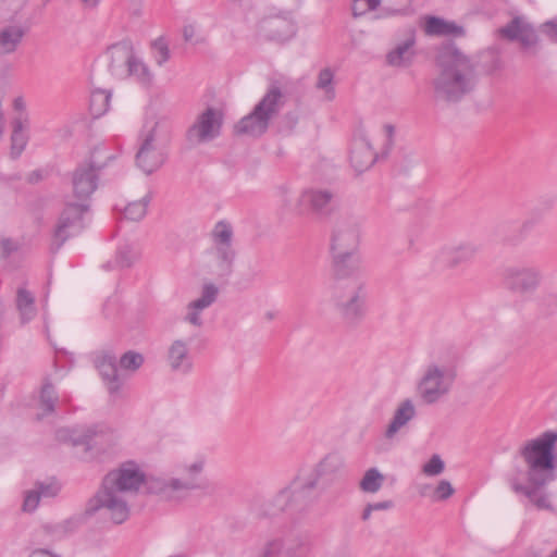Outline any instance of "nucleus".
Listing matches in <instances>:
<instances>
[{"mask_svg": "<svg viewBox=\"0 0 557 557\" xmlns=\"http://www.w3.org/2000/svg\"><path fill=\"white\" fill-rule=\"evenodd\" d=\"M58 395L51 383L44 384L40 392V409L41 413L38 414V419L54 412L55 404L58 401Z\"/></svg>", "mask_w": 557, "mask_h": 557, "instance_id": "ea45409f", "label": "nucleus"}, {"mask_svg": "<svg viewBox=\"0 0 557 557\" xmlns=\"http://www.w3.org/2000/svg\"><path fill=\"white\" fill-rule=\"evenodd\" d=\"M318 483L315 479L296 478L290 484L282 488L265 505L261 516L270 517L282 512H304L308 510L315 502L314 490Z\"/></svg>", "mask_w": 557, "mask_h": 557, "instance_id": "39448f33", "label": "nucleus"}, {"mask_svg": "<svg viewBox=\"0 0 557 557\" xmlns=\"http://www.w3.org/2000/svg\"><path fill=\"white\" fill-rule=\"evenodd\" d=\"M367 2V11H373L379 8L381 0H366Z\"/></svg>", "mask_w": 557, "mask_h": 557, "instance_id": "0e129e2a", "label": "nucleus"}, {"mask_svg": "<svg viewBox=\"0 0 557 557\" xmlns=\"http://www.w3.org/2000/svg\"><path fill=\"white\" fill-rule=\"evenodd\" d=\"M437 65L440 72L432 83L436 100L457 103L475 90L479 83L475 65L455 44L441 48Z\"/></svg>", "mask_w": 557, "mask_h": 557, "instance_id": "f03ea898", "label": "nucleus"}, {"mask_svg": "<svg viewBox=\"0 0 557 557\" xmlns=\"http://www.w3.org/2000/svg\"><path fill=\"white\" fill-rule=\"evenodd\" d=\"M127 67V73L129 76H134L139 83L148 85L152 81V73L148 65L135 54L131 59V62Z\"/></svg>", "mask_w": 557, "mask_h": 557, "instance_id": "58836bf2", "label": "nucleus"}, {"mask_svg": "<svg viewBox=\"0 0 557 557\" xmlns=\"http://www.w3.org/2000/svg\"><path fill=\"white\" fill-rule=\"evenodd\" d=\"M360 0H355L354 1V5H352V14H354V16H360V15H362V14H364L367 12L366 9H360V7H358V2Z\"/></svg>", "mask_w": 557, "mask_h": 557, "instance_id": "e2e57ef3", "label": "nucleus"}, {"mask_svg": "<svg viewBox=\"0 0 557 557\" xmlns=\"http://www.w3.org/2000/svg\"><path fill=\"white\" fill-rule=\"evenodd\" d=\"M445 469V463L440 455H433L430 460L423 465L422 472L429 476L441 474Z\"/></svg>", "mask_w": 557, "mask_h": 557, "instance_id": "09e8293b", "label": "nucleus"}, {"mask_svg": "<svg viewBox=\"0 0 557 557\" xmlns=\"http://www.w3.org/2000/svg\"><path fill=\"white\" fill-rule=\"evenodd\" d=\"M150 479H160V476H146L135 462L123 463L106 474L100 488L88 500L85 513L92 516L99 510H104L113 523L125 522L129 517V506L125 496L128 493H137L141 485L148 493Z\"/></svg>", "mask_w": 557, "mask_h": 557, "instance_id": "f257e3e1", "label": "nucleus"}, {"mask_svg": "<svg viewBox=\"0 0 557 557\" xmlns=\"http://www.w3.org/2000/svg\"><path fill=\"white\" fill-rule=\"evenodd\" d=\"M416 407L412 400H403L394 412V416L385 431V437L392 440L403 426L416 417Z\"/></svg>", "mask_w": 557, "mask_h": 557, "instance_id": "c85d7f7f", "label": "nucleus"}, {"mask_svg": "<svg viewBox=\"0 0 557 557\" xmlns=\"http://www.w3.org/2000/svg\"><path fill=\"white\" fill-rule=\"evenodd\" d=\"M283 541L285 557H308L313 548V539L309 530H292Z\"/></svg>", "mask_w": 557, "mask_h": 557, "instance_id": "b1692460", "label": "nucleus"}, {"mask_svg": "<svg viewBox=\"0 0 557 557\" xmlns=\"http://www.w3.org/2000/svg\"><path fill=\"white\" fill-rule=\"evenodd\" d=\"M193 34H194V32H193L191 27H185L184 28L183 35H184V38H185L186 41L191 39Z\"/></svg>", "mask_w": 557, "mask_h": 557, "instance_id": "338daca9", "label": "nucleus"}, {"mask_svg": "<svg viewBox=\"0 0 557 557\" xmlns=\"http://www.w3.org/2000/svg\"><path fill=\"white\" fill-rule=\"evenodd\" d=\"M32 23L29 20L9 22L0 28V55H9L17 51L25 36L29 33Z\"/></svg>", "mask_w": 557, "mask_h": 557, "instance_id": "412c9836", "label": "nucleus"}, {"mask_svg": "<svg viewBox=\"0 0 557 557\" xmlns=\"http://www.w3.org/2000/svg\"><path fill=\"white\" fill-rule=\"evenodd\" d=\"M342 467V458L337 455L330 454L315 465L309 476L315 479L317 483H319L322 478L337 473Z\"/></svg>", "mask_w": 557, "mask_h": 557, "instance_id": "2f4dec72", "label": "nucleus"}, {"mask_svg": "<svg viewBox=\"0 0 557 557\" xmlns=\"http://www.w3.org/2000/svg\"><path fill=\"white\" fill-rule=\"evenodd\" d=\"M543 271L534 264H511L502 271L504 287L512 294L533 295L543 283Z\"/></svg>", "mask_w": 557, "mask_h": 557, "instance_id": "9b49d317", "label": "nucleus"}, {"mask_svg": "<svg viewBox=\"0 0 557 557\" xmlns=\"http://www.w3.org/2000/svg\"><path fill=\"white\" fill-rule=\"evenodd\" d=\"M234 231L230 222L221 220L211 231L216 273L219 276H228L233 272L236 250L233 247Z\"/></svg>", "mask_w": 557, "mask_h": 557, "instance_id": "4468645a", "label": "nucleus"}, {"mask_svg": "<svg viewBox=\"0 0 557 557\" xmlns=\"http://www.w3.org/2000/svg\"><path fill=\"white\" fill-rule=\"evenodd\" d=\"M368 298L367 282L354 281L348 285L332 287L333 308L342 322L349 327H356L366 318Z\"/></svg>", "mask_w": 557, "mask_h": 557, "instance_id": "423d86ee", "label": "nucleus"}, {"mask_svg": "<svg viewBox=\"0 0 557 557\" xmlns=\"http://www.w3.org/2000/svg\"><path fill=\"white\" fill-rule=\"evenodd\" d=\"M285 555L284 541L281 537L269 539L252 557H280Z\"/></svg>", "mask_w": 557, "mask_h": 557, "instance_id": "c03bdc74", "label": "nucleus"}, {"mask_svg": "<svg viewBox=\"0 0 557 557\" xmlns=\"http://www.w3.org/2000/svg\"><path fill=\"white\" fill-rule=\"evenodd\" d=\"M107 55L110 59L109 69L112 74L119 75L123 66H128L134 55L133 44L129 39H123L108 47Z\"/></svg>", "mask_w": 557, "mask_h": 557, "instance_id": "a878e982", "label": "nucleus"}, {"mask_svg": "<svg viewBox=\"0 0 557 557\" xmlns=\"http://www.w3.org/2000/svg\"><path fill=\"white\" fill-rule=\"evenodd\" d=\"M372 511H373L372 507L370 506V504H368L366 506V508L363 509L362 520L367 521L371 517Z\"/></svg>", "mask_w": 557, "mask_h": 557, "instance_id": "69168bd1", "label": "nucleus"}, {"mask_svg": "<svg viewBox=\"0 0 557 557\" xmlns=\"http://www.w3.org/2000/svg\"><path fill=\"white\" fill-rule=\"evenodd\" d=\"M144 363V357L141 354L136 352L134 350L126 351L120 358V367L124 370L136 371Z\"/></svg>", "mask_w": 557, "mask_h": 557, "instance_id": "49530a36", "label": "nucleus"}, {"mask_svg": "<svg viewBox=\"0 0 557 557\" xmlns=\"http://www.w3.org/2000/svg\"><path fill=\"white\" fill-rule=\"evenodd\" d=\"M540 308L547 314H553L557 311V292L548 293L541 297Z\"/></svg>", "mask_w": 557, "mask_h": 557, "instance_id": "603ef678", "label": "nucleus"}, {"mask_svg": "<svg viewBox=\"0 0 557 557\" xmlns=\"http://www.w3.org/2000/svg\"><path fill=\"white\" fill-rule=\"evenodd\" d=\"M416 30L408 28L406 37L386 54V63L394 67H409L416 57Z\"/></svg>", "mask_w": 557, "mask_h": 557, "instance_id": "4be33fe9", "label": "nucleus"}, {"mask_svg": "<svg viewBox=\"0 0 557 557\" xmlns=\"http://www.w3.org/2000/svg\"><path fill=\"white\" fill-rule=\"evenodd\" d=\"M151 201L150 193L141 199L129 202L124 209V216L129 221H140L147 213V208Z\"/></svg>", "mask_w": 557, "mask_h": 557, "instance_id": "79ce46f5", "label": "nucleus"}, {"mask_svg": "<svg viewBox=\"0 0 557 557\" xmlns=\"http://www.w3.org/2000/svg\"><path fill=\"white\" fill-rule=\"evenodd\" d=\"M188 309V313L186 314L185 317V321H187L188 323L195 325V326H202L203 324V321L201 319V311L200 310H196L194 308H187Z\"/></svg>", "mask_w": 557, "mask_h": 557, "instance_id": "6e6d98bb", "label": "nucleus"}, {"mask_svg": "<svg viewBox=\"0 0 557 557\" xmlns=\"http://www.w3.org/2000/svg\"><path fill=\"white\" fill-rule=\"evenodd\" d=\"M503 66L500 57L494 52L488 51L482 55V69L487 74H494L498 72Z\"/></svg>", "mask_w": 557, "mask_h": 557, "instance_id": "de8ad7c7", "label": "nucleus"}, {"mask_svg": "<svg viewBox=\"0 0 557 557\" xmlns=\"http://www.w3.org/2000/svg\"><path fill=\"white\" fill-rule=\"evenodd\" d=\"M111 101V94L107 90L96 89L90 95V112L95 117H100L108 110Z\"/></svg>", "mask_w": 557, "mask_h": 557, "instance_id": "c9c22d12", "label": "nucleus"}, {"mask_svg": "<svg viewBox=\"0 0 557 557\" xmlns=\"http://www.w3.org/2000/svg\"><path fill=\"white\" fill-rule=\"evenodd\" d=\"M42 178V174L40 171H34L29 174L28 176V182L29 183H38L39 181H41Z\"/></svg>", "mask_w": 557, "mask_h": 557, "instance_id": "680f3d73", "label": "nucleus"}, {"mask_svg": "<svg viewBox=\"0 0 557 557\" xmlns=\"http://www.w3.org/2000/svg\"><path fill=\"white\" fill-rule=\"evenodd\" d=\"M424 30L431 36H462L465 34L461 26L437 16H429L426 18Z\"/></svg>", "mask_w": 557, "mask_h": 557, "instance_id": "7c9ffc66", "label": "nucleus"}, {"mask_svg": "<svg viewBox=\"0 0 557 557\" xmlns=\"http://www.w3.org/2000/svg\"><path fill=\"white\" fill-rule=\"evenodd\" d=\"M499 33L509 40L520 41L523 48L535 46L539 39L534 27L521 16L513 17Z\"/></svg>", "mask_w": 557, "mask_h": 557, "instance_id": "5701e85b", "label": "nucleus"}, {"mask_svg": "<svg viewBox=\"0 0 557 557\" xmlns=\"http://www.w3.org/2000/svg\"><path fill=\"white\" fill-rule=\"evenodd\" d=\"M260 35L271 41L284 42L295 33V23L288 15H273L263 17L258 25Z\"/></svg>", "mask_w": 557, "mask_h": 557, "instance_id": "aec40b11", "label": "nucleus"}, {"mask_svg": "<svg viewBox=\"0 0 557 557\" xmlns=\"http://www.w3.org/2000/svg\"><path fill=\"white\" fill-rule=\"evenodd\" d=\"M57 438L61 442H69L73 446H84L86 454L95 457L109 450L116 441L115 434L102 426L88 428L78 432L72 429H59Z\"/></svg>", "mask_w": 557, "mask_h": 557, "instance_id": "1a4fd4ad", "label": "nucleus"}, {"mask_svg": "<svg viewBox=\"0 0 557 557\" xmlns=\"http://www.w3.org/2000/svg\"><path fill=\"white\" fill-rule=\"evenodd\" d=\"M529 228L530 223L527 221L521 226H519L515 234L505 236L504 242L511 246L520 244L525 238Z\"/></svg>", "mask_w": 557, "mask_h": 557, "instance_id": "864d4df0", "label": "nucleus"}, {"mask_svg": "<svg viewBox=\"0 0 557 557\" xmlns=\"http://www.w3.org/2000/svg\"><path fill=\"white\" fill-rule=\"evenodd\" d=\"M29 557H58V556L51 554L47 549H39V550L33 552V554Z\"/></svg>", "mask_w": 557, "mask_h": 557, "instance_id": "052dcab7", "label": "nucleus"}, {"mask_svg": "<svg viewBox=\"0 0 557 557\" xmlns=\"http://www.w3.org/2000/svg\"><path fill=\"white\" fill-rule=\"evenodd\" d=\"M95 364L102 379L107 382L111 394L119 392L121 380L117 372L116 358L111 352H104L95 359Z\"/></svg>", "mask_w": 557, "mask_h": 557, "instance_id": "bb28decb", "label": "nucleus"}, {"mask_svg": "<svg viewBox=\"0 0 557 557\" xmlns=\"http://www.w3.org/2000/svg\"><path fill=\"white\" fill-rule=\"evenodd\" d=\"M100 149L91 151L90 157L78 163L71 174L73 196L83 203L90 198L99 185V173L107 166L106 161H100Z\"/></svg>", "mask_w": 557, "mask_h": 557, "instance_id": "9d476101", "label": "nucleus"}, {"mask_svg": "<svg viewBox=\"0 0 557 557\" xmlns=\"http://www.w3.org/2000/svg\"><path fill=\"white\" fill-rule=\"evenodd\" d=\"M284 104V95L277 82L272 83L253 110L242 117L234 131L237 135L259 137L263 135L270 121L278 114Z\"/></svg>", "mask_w": 557, "mask_h": 557, "instance_id": "0eeeda50", "label": "nucleus"}, {"mask_svg": "<svg viewBox=\"0 0 557 557\" xmlns=\"http://www.w3.org/2000/svg\"><path fill=\"white\" fill-rule=\"evenodd\" d=\"M542 33L552 41L557 42V18L547 21L541 26Z\"/></svg>", "mask_w": 557, "mask_h": 557, "instance_id": "5fc2aeb1", "label": "nucleus"}, {"mask_svg": "<svg viewBox=\"0 0 557 557\" xmlns=\"http://www.w3.org/2000/svg\"><path fill=\"white\" fill-rule=\"evenodd\" d=\"M480 248L473 242H461L443 246L434 257V265L440 270H454L471 262Z\"/></svg>", "mask_w": 557, "mask_h": 557, "instance_id": "6ab92c4d", "label": "nucleus"}, {"mask_svg": "<svg viewBox=\"0 0 557 557\" xmlns=\"http://www.w3.org/2000/svg\"><path fill=\"white\" fill-rule=\"evenodd\" d=\"M170 140V128L166 123L154 122L150 127L145 126L136 153L137 166L146 174L157 171L168 158Z\"/></svg>", "mask_w": 557, "mask_h": 557, "instance_id": "6e6552de", "label": "nucleus"}, {"mask_svg": "<svg viewBox=\"0 0 557 557\" xmlns=\"http://www.w3.org/2000/svg\"><path fill=\"white\" fill-rule=\"evenodd\" d=\"M27 0H0V22H16Z\"/></svg>", "mask_w": 557, "mask_h": 557, "instance_id": "e433bc0d", "label": "nucleus"}, {"mask_svg": "<svg viewBox=\"0 0 557 557\" xmlns=\"http://www.w3.org/2000/svg\"><path fill=\"white\" fill-rule=\"evenodd\" d=\"M355 250L334 251L333 286L348 285L354 281L366 282L361 262Z\"/></svg>", "mask_w": 557, "mask_h": 557, "instance_id": "a211bd4d", "label": "nucleus"}, {"mask_svg": "<svg viewBox=\"0 0 557 557\" xmlns=\"http://www.w3.org/2000/svg\"><path fill=\"white\" fill-rule=\"evenodd\" d=\"M540 487L534 484L523 485L517 482L512 484L515 492L524 494L537 508L547 509L550 507V504L547 497L540 493Z\"/></svg>", "mask_w": 557, "mask_h": 557, "instance_id": "f704fd0d", "label": "nucleus"}, {"mask_svg": "<svg viewBox=\"0 0 557 557\" xmlns=\"http://www.w3.org/2000/svg\"><path fill=\"white\" fill-rule=\"evenodd\" d=\"M362 219L351 210H342L333 218L331 251L355 250L359 243Z\"/></svg>", "mask_w": 557, "mask_h": 557, "instance_id": "f8f14e48", "label": "nucleus"}, {"mask_svg": "<svg viewBox=\"0 0 557 557\" xmlns=\"http://www.w3.org/2000/svg\"><path fill=\"white\" fill-rule=\"evenodd\" d=\"M25 129L26 126L21 119H15L13 121V131L11 135V156L13 159L18 158L22 154L28 143V135Z\"/></svg>", "mask_w": 557, "mask_h": 557, "instance_id": "473e14b6", "label": "nucleus"}, {"mask_svg": "<svg viewBox=\"0 0 557 557\" xmlns=\"http://www.w3.org/2000/svg\"><path fill=\"white\" fill-rule=\"evenodd\" d=\"M370 506L372 507L373 511H375V510H386V509H389L393 506V503L391 500H385V502H379V503L370 504Z\"/></svg>", "mask_w": 557, "mask_h": 557, "instance_id": "13d9d810", "label": "nucleus"}, {"mask_svg": "<svg viewBox=\"0 0 557 557\" xmlns=\"http://www.w3.org/2000/svg\"><path fill=\"white\" fill-rule=\"evenodd\" d=\"M168 360L172 370L183 373L189 372L193 366L187 344L182 339H176L171 344Z\"/></svg>", "mask_w": 557, "mask_h": 557, "instance_id": "c756f323", "label": "nucleus"}, {"mask_svg": "<svg viewBox=\"0 0 557 557\" xmlns=\"http://www.w3.org/2000/svg\"><path fill=\"white\" fill-rule=\"evenodd\" d=\"M218 294L219 289L214 284H205L201 290V296L198 299L189 302L187 308H194L196 310L202 311L209 308L216 300Z\"/></svg>", "mask_w": 557, "mask_h": 557, "instance_id": "a19ab883", "label": "nucleus"}, {"mask_svg": "<svg viewBox=\"0 0 557 557\" xmlns=\"http://www.w3.org/2000/svg\"><path fill=\"white\" fill-rule=\"evenodd\" d=\"M60 490L61 485L55 479L37 482L34 490L26 492L23 502V510L33 512L38 507L40 498L55 497Z\"/></svg>", "mask_w": 557, "mask_h": 557, "instance_id": "393cba45", "label": "nucleus"}, {"mask_svg": "<svg viewBox=\"0 0 557 557\" xmlns=\"http://www.w3.org/2000/svg\"><path fill=\"white\" fill-rule=\"evenodd\" d=\"M84 4L89 8H95L98 5L100 0H83Z\"/></svg>", "mask_w": 557, "mask_h": 557, "instance_id": "774afa93", "label": "nucleus"}, {"mask_svg": "<svg viewBox=\"0 0 557 557\" xmlns=\"http://www.w3.org/2000/svg\"><path fill=\"white\" fill-rule=\"evenodd\" d=\"M384 481L385 476L376 468H370L364 472L359 487L366 493H376L381 490Z\"/></svg>", "mask_w": 557, "mask_h": 557, "instance_id": "4c0bfd02", "label": "nucleus"}, {"mask_svg": "<svg viewBox=\"0 0 557 557\" xmlns=\"http://www.w3.org/2000/svg\"><path fill=\"white\" fill-rule=\"evenodd\" d=\"M2 250L5 255H10L12 251L15 250V246L11 239H3L1 242Z\"/></svg>", "mask_w": 557, "mask_h": 557, "instance_id": "bf43d9fd", "label": "nucleus"}, {"mask_svg": "<svg viewBox=\"0 0 557 557\" xmlns=\"http://www.w3.org/2000/svg\"><path fill=\"white\" fill-rule=\"evenodd\" d=\"M89 206L83 202H69L62 210L53 233L52 249L59 250L71 237L76 236L84 228L83 215Z\"/></svg>", "mask_w": 557, "mask_h": 557, "instance_id": "2eb2a0df", "label": "nucleus"}, {"mask_svg": "<svg viewBox=\"0 0 557 557\" xmlns=\"http://www.w3.org/2000/svg\"><path fill=\"white\" fill-rule=\"evenodd\" d=\"M153 59L159 66L165 64L171 57L169 45L163 36L158 37L150 44Z\"/></svg>", "mask_w": 557, "mask_h": 557, "instance_id": "a18cd8bd", "label": "nucleus"}, {"mask_svg": "<svg viewBox=\"0 0 557 557\" xmlns=\"http://www.w3.org/2000/svg\"><path fill=\"white\" fill-rule=\"evenodd\" d=\"M375 160L376 154L368 139L360 138L354 143V148L350 153V162L357 171L362 172L369 169L373 165Z\"/></svg>", "mask_w": 557, "mask_h": 557, "instance_id": "cd10ccee", "label": "nucleus"}, {"mask_svg": "<svg viewBox=\"0 0 557 557\" xmlns=\"http://www.w3.org/2000/svg\"><path fill=\"white\" fill-rule=\"evenodd\" d=\"M16 307L21 313L23 323L30 321L36 314L35 298L33 294L24 287L17 289Z\"/></svg>", "mask_w": 557, "mask_h": 557, "instance_id": "72a5a7b5", "label": "nucleus"}, {"mask_svg": "<svg viewBox=\"0 0 557 557\" xmlns=\"http://www.w3.org/2000/svg\"><path fill=\"white\" fill-rule=\"evenodd\" d=\"M222 123V112L209 107L189 126L186 132V139L191 145L210 141L220 135Z\"/></svg>", "mask_w": 557, "mask_h": 557, "instance_id": "f3484780", "label": "nucleus"}, {"mask_svg": "<svg viewBox=\"0 0 557 557\" xmlns=\"http://www.w3.org/2000/svg\"><path fill=\"white\" fill-rule=\"evenodd\" d=\"M205 467L206 458L202 456L180 463L177 466L180 476L150 479L148 481V494L168 502H182L187 498L190 492L206 487L202 478Z\"/></svg>", "mask_w": 557, "mask_h": 557, "instance_id": "7ed1b4c3", "label": "nucleus"}, {"mask_svg": "<svg viewBox=\"0 0 557 557\" xmlns=\"http://www.w3.org/2000/svg\"><path fill=\"white\" fill-rule=\"evenodd\" d=\"M136 259V253L131 247L125 246L117 250L116 264L121 268H129Z\"/></svg>", "mask_w": 557, "mask_h": 557, "instance_id": "8fccbe9b", "label": "nucleus"}, {"mask_svg": "<svg viewBox=\"0 0 557 557\" xmlns=\"http://www.w3.org/2000/svg\"><path fill=\"white\" fill-rule=\"evenodd\" d=\"M299 201L322 221L330 220L342 211L339 210L338 196L329 188L305 189L300 195Z\"/></svg>", "mask_w": 557, "mask_h": 557, "instance_id": "dca6fc26", "label": "nucleus"}, {"mask_svg": "<svg viewBox=\"0 0 557 557\" xmlns=\"http://www.w3.org/2000/svg\"><path fill=\"white\" fill-rule=\"evenodd\" d=\"M454 381V371L430 364L418 383V395L424 404H435L449 393Z\"/></svg>", "mask_w": 557, "mask_h": 557, "instance_id": "ddd939ff", "label": "nucleus"}, {"mask_svg": "<svg viewBox=\"0 0 557 557\" xmlns=\"http://www.w3.org/2000/svg\"><path fill=\"white\" fill-rule=\"evenodd\" d=\"M455 493V488L447 480H441L434 490L433 498L435 500H446Z\"/></svg>", "mask_w": 557, "mask_h": 557, "instance_id": "3c124183", "label": "nucleus"}, {"mask_svg": "<svg viewBox=\"0 0 557 557\" xmlns=\"http://www.w3.org/2000/svg\"><path fill=\"white\" fill-rule=\"evenodd\" d=\"M70 524H71V521H64L63 523L57 524V525H45V530H46V532H48L50 534H55V535L61 536L67 532Z\"/></svg>", "mask_w": 557, "mask_h": 557, "instance_id": "4d7b16f0", "label": "nucleus"}, {"mask_svg": "<svg viewBox=\"0 0 557 557\" xmlns=\"http://www.w3.org/2000/svg\"><path fill=\"white\" fill-rule=\"evenodd\" d=\"M334 73L331 69L325 67L320 71L315 87L324 91L325 99L331 101L335 98V89L333 86Z\"/></svg>", "mask_w": 557, "mask_h": 557, "instance_id": "37998d69", "label": "nucleus"}, {"mask_svg": "<svg viewBox=\"0 0 557 557\" xmlns=\"http://www.w3.org/2000/svg\"><path fill=\"white\" fill-rule=\"evenodd\" d=\"M556 442L557 432L546 431L539 437L527 442L520 449V455L528 466L530 484L544 486L554 480Z\"/></svg>", "mask_w": 557, "mask_h": 557, "instance_id": "20e7f679", "label": "nucleus"}]
</instances>
